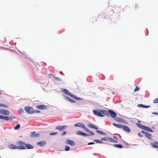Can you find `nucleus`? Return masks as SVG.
<instances>
[{
  "label": "nucleus",
  "mask_w": 158,
  "mask_h": 158,
  "mask_svg": "<svg viewBox=\"0 0 158 158\" xmlns=\"http://www.w3.org/2000/svg\"><path fill=\"white\" fill-rule=\"evenodd\" d=\"M109 137H107L102 138L101 139L103 141H107L109 140Z\"/></svg>",
  "instance_id": "27"
},
{
  "label": "nucleus",
  "mask_w": 158,
  "mask_h": 158,
  "mask_svg": "<svg viewBox=\"0 0 158 158\" xmlns=\"http://www.w3.org/2000/svg\"><path fill=\"white\" fill-rule=\"evenodd\" d=\"M57 134V132H52L50 133V135H55Z\"/></svg>",
  "instance_id": "34"
},
{
  "label": "nucleus",
  "mask_w": 158,
  "mask_h": 158,
  "mask_svg": "<svg viewBox=\"0 0 158 158\" xmlns=\"http://www.w3.org/2000/svg\"><path fill=\"white\" fill-rule=\"evenodd\" d=\"M114 138L115 139H114L110 137H109V140L110 142L113 143H117V140H118V138L115 136H114Z\"/></svg>",
  "instance_id": "11"
},
{
  "label": "nucleus",
  "mask_w": 158,
  "mask_h": 158,
  "mask_svg": "<svg viewBox=\"0 0 158 158\" xmlns=\"http://www.w3.org/2000/svg\"><path fill=\"white\" fill-rule=\"evenodd\" d=\"M116 120L119 122H122L123 121V119L119 118H116Z\"/></svg>",
  "instance_id": "26"
},
{
  "label": "nucleus",
  "mask_w": 158,
  "mask_h": 158,
  "mask_svg": "<svg viewBox=\"0 0 158 158\" xmlns=\"http://www.w3.org/2000/svg\"><path fill=\"white\" fill-rule=\"evenodd\" d=\"M76 134L78 135H82L83 136H88L90 135L86 134L80 131H78L76 132Z\"/></svg>",
  "instance_id": "8"
},
{
  "label": "nucleus",
  "mask_w": 158,
  "mask_h": 158,
  "mask_svg": "<svg viewBox=\"0 0 158 158\" xmlns=\"http://www.w3.org/2000/svg\"><path fill=\"white\" fill-rule=\"evenodd\" d=\"M67 132L65 131H64L62 134H61V135H62V136H63V135H65L66 133Z\"/></svg>",
  "instance_id": "36"
},
{
  "label": "nucleus",
  "mask_w": 158,
  "mask_h": 158,
  "mask_svg": "<svg viewBox=\"0 0 158 158\" xmlns=\"http://www.w3.org/2000/svg\"><path fill=\"white\" fill-rule=\"evenodd\" d=\"M94 144V142H91V143H89L88 144V145H89L91 144Z\"/></svg>",
  "instance_id": "40"
},
{
  "label": "nucleus",
  "mask_w": 158,
  "mask_h": 158,
  "mask_svg": "<svg viewBox=\"0 0 158 158\" xmlns=\"http://www.w3.org/2000/svg\"><path fill=\"white\" fill-rule=\"evenodd\" d=\"M68 101L71 103H74L75 102L74 100L70 98Z\"/></svg>",
  "instance_id": "33"
},
{
  "label": "nucleus",
  "mask_w": 158,
  "mask_h": 158,
  "mask_svg": "<svg viewBox=\"0 0 158 158\" xmlns=\"http://www.w3.org/2000/svg\"><path fill=\"white\" fill-rule=\"evenodd\" d=\"M54 78L55 79H57V80H58V81H60V79L58 77H54Z\"/></svg>",
  "instance_id": "37"
},
{
  "label": "nucleus",
  "mask_w": 158,
  "mask_h": 158,
  "mask_svg": "<svg viewBox=\"0 0 158 158\" xmlns=\"http://www.w3.org/2000/svg\"><path fill=\"white\" fill-rule=\"evenodd\" d=\"M94 141L95 142L100 143H103L102 141L99 140H94Z\"/></svg>",
  "instance_id": "28"
},
{
  "label": "nucleus",
  "mask_w": 158,
  "mask_h": 158,
  "mask_svg": "<svg viewBox=\"0 0 158 158\" xmlns=\"http://www.w3.org/2000/svg\"><path fill=\"white\" fill-rule=\"evenodd\" d=\"M138 106L139 107H141L142 108H148L150 107L149 106H145L142 104H139Z\"/></svg>",
  "instance_id": "21"
},
{
  "label": "nucleus",
  "mask_w": 158,
  "mask_h": 158,
  "mask_svg": "<svg viewBox=\"0 0 158 158\" xmlns=\"http://www.w3.org/2000/svg\"><path fill=\"white\" fill-rule=\"evenodd\" d=\"M64 98L66 99H67V100H69V98L67 96H65L64 97Z\"/></svg>",
  "instance_id": "39"
},
{
  "label": "nucleus",
  "mask_w": 158,
  "mask_h": 158,
  "mask_svg": "<svg viewBox=\"0 0 158 158\" xmlns=\"http://www.w3.org/2000/svg\"><path fill=\"white\" fill-rule=\"evenodd\" d=\"M151 145L152 147L155 148H158V142H155L154 143H152Z\"/></svg>",
  "instance_id": "17"
},
{
  "label": "nucleus",
  "mask_w": 158,
  "mask_h": 158,
  "mask_svg": "<svg viewBox=\"0 0 158 158\" xmlns=\"http://www.w3.org/2000/svg\"><path fill=\"white\" fill-rule=\"evenodd\" d=\"M16 144L18 146V149L20 150L24 149H26L25 143L24 142L19 141L16 143Z\"/></svg>",
  "instance_id": "4"
},
{
  "label": "nucleus",
  "mask_w": 158,
  "mask_h": 158,
  "mask_svg": "<svg viewBox=\"0 0 158 158\" xmlns=\"http://www.w3.org/2000/svg\"><path fill=\"white\" fill-rule=\"evenodd\" d=\"M46 144V142L44 141H40V146H43Z\"/></svg>",
  "instance_id": "24"
},
{
  "label": "nucleus",
  "mask_w": 158,
  "mask_h": 158,
  "mask_svg": "<svg viewBox=\"0 0 158 158\" xmlns=\"http://www.w3.org/2000/svg\"><path fill=\"white\" fill-rule=\"evenodd\" d=\"M93 112L95 115L101 117H104L105 115H106L112 118H114L117 115L116 113L111 110L107 111L102 110H93Z\"/></svg>",
  "instance_id": "1"
},
{
  "label": "nucleus",
  "mask_w": 158,
  "mask_h": 158,
  "mask_svg": "<svg viewBox=\"0 0 158 158\" xmlns=\"http://www.w3.org/2000/svg\"><path fill=\"white\" fill-rule=\"evenodd\" d=\"M68 127L66 126H58L56 127V130H59L60 131H62Z\"/></svg>",
  "instance_id": "9"
},
{
  "label": "nucleus",
  "mask_w": 158,
  "mask_h": 158,
  "mask_svg": "<svg viewBox=\"0 0 158 158\" xmlns=\"http://www.w3.org/2000/svg\"><path fill=\"white\" fill-rule=\"evenodd\" d=\"M15 118L14 116H11L10 117H8L6 116H2L0 115V119H4L5 120L10 121L11 120Z\"/></svg>",
  "instance_id": "5"
},
{
  "label": "nucleus",
  "mask_w": 158,
  "mask_h": 158,
  "mask_svg": "<svg viewBox=\"0 0 158 158\" xmlns=\"http://www.w3.org/2000/svg\"><path fill=\"white\" fill-rule=\"evenodd\" d=\"M152 114H158L157 113L155 112L153 113Z\"/></svg>",
  "instance_id": "42"
},
{
  "label": "nucleus",
  "mask_w": 158,
  "mask_h": 158,
  "mask_svg": "<svg viewBox=\"0 0 158 158\" xmlns=\"http://www.w3.org/2000/svg\"><path fill=\"white\" fill-rule=\"evenodd\" d=\"M136 125L138 126V127H139L140 128H141L142 129L146 130L151 132H153V131L149 127L143 126L141 124H139L138 123H137Z\"/></svg>",
  "instance_id": "6"
},
{
  "label": "nucleus",
  "mask_w": 158,
  "mask_h": 158,
  "mask_svg": "<svg viewBox=\"0 0 158 158\" xmlns=\"http://www.w3.org/2000/svg\"><path fill=\"white\" fill-rule=\"evenodd\" d=\"M1 106L4 107H5L6 108H7L8 107V106H7V105H6L3 104H0V107H1Z\"/></svg>",
  "instance_id": "31"
},
{
  "label": "nucleus",
  "mask_w": 158,
  "mask_h": 158,
  "mask_svg": "<svg viewBox=\"0 0 158 158\" xmlns=\"http://www.w3.org/2000/svg\"><path fill=\"white\" fill-rule=\"evenodd\" d=\"M20 127V125L19 124H18L15 127V130H18Z\"/></svg>",
  "instance_id": "29"
},
{
  "label": "nucleus",
  "mask_w": 158,
  "mask_h": 158,
  "mask_svg": "<svg viewBox=\"0 0 158 158\" xmlns=\"http://www.w3.org/2000/svg\"><path fill=\"white\" fill-rule=\"evenodd\" d=\"M138 135L140 136V137H142L143 136V135H142V134L140 133H138Z\"/></svg>",
  "instance_id": "41"
},
{
  "label": "nucleus",
  "mask_w": 158,
  "mask_h": 158,
  "mask_svg": "<svg viewBox=\"0 0 158 158\" xmlns=\"http://www.w3.org/2000/svg\"><path fill=\"white\" fill-rule=\"evenodd\" d=\"M122 129H123L124 131L128 133H130L131 131L130 129L127 126L123 125Z\"/></svg>",
  "instance_id": "12"
},
{
  "label": "nucleus",
  "mask_w": 158,
  "mask_h": 158,
  "mask_svg": "<svg viewBox=\"0 0 158 158\" xmlns=\"http://www.w3.org/2000/svg\"><path fill=\"white\" fill-rule=\"evenodd\" d=\"M114 146L115 147H118L120 148H123V146L122 144H114Z\"/></svg>",
  "instance_id": "25"
},
{
  "label": "nucleus",
  "mask_w": 158,
  "mask_h": 158,
  "mask_svg": "<svg viewBox=\"0 0 158 158\" xmlns=\"http://www.w3.org/2000/svg\"><path fill=\"white\" fill-rule=\"evenodd\" d=\"M70 149L69 147V146H66L65 147V150L66 151H68Z\"/></svg>",
  "instance_id": "35"
},
{
  "label": "nucleus",
  "mask_w": 158,
  "mask_h": 158,
  "mask_svg": "<svg viewBox=\"0 0 158 158\" xmlns=\"http://www.w3.org/2000/svg\"><path fill=\"white\" fill-rule=\"evenodd\" d=\"M0 114L6 115H8L10 114V112L8 110H6L0 109Z\"/></svg>",
  "instance_id": "10"
},
{
  "label": "nucleus",
  "mask_w": 158,
  "mask_h": 158,
  "mask_svg": "<svg viewBox=\"0 0 158 158\" xmlns=\"http://www.w3.org/2000/svg\"><path fill=\"white\" fill-rule=\"evenodd\" d=\"M145 136L148 139L151 140L152 139V135L150 134H147L146 135H145Z\"/></svg>",
  "instance_id": "22"
},
{
  "label": "nucleus",
  "mask_w": 158,
  "mask_h": 158,
  "mask_svg": "<svg viewBox=\"0 0 158 158\" xmlns=\"http://www.w3.org/2000/svg\"><path fill=\"white\" fill-rule=\"evenodd\" d=\"M26 149L27 148L28 149H32L34 147L32 145L28 143H25Z\"/></svg>",
  "instance_id": "19"
},
{
  "label": "nucleus",
  "mask_w": 158,
  "mask_h": 158,
  "mask_svg": "<svg viewBox=\"0 0 158 158\" xmlns=\"http://www.w3.org/2000/svg\"><path fill=\"white\" fill-rule=\"evenodd\" d=\"M138 123H140V121H138Z\"/></svg>",
  "instance_id": "46"
},
{
  "label": "nucleus",
  "mask_w": 158,
  "mask_h": 158,
  "mask_svg": "<svg viewBox=\"0 0 158 158\" xmlns=\"http://www.w3.org/2000/svg\"><path fill=\"white\" fill-rule=\"evenodd\" d=\"M49 108V106L48 105H40V110H45Z\"/></svg>",
  "instance_id": "16"
},
{
  "label": "nucleus",
  "mask_w": 158,
  "mask_h": 158,
  "mask_svg": "<svg viewBox=\"0 0 158 158\" xmlns=\"http://www.w3.org/2000/svg\"><path fill=\"white\" fill-rule=\"evenodd\" d=\"M140 88L138 86H136L135 89L134 91L135 92L139 90Z\"/></svg>",
  "instance_id": "30"
},
{
  "label": "nucleus",
  "mask_w": 158,
  "mask_h": 158,
  "mask_svg": "<svg viewBox=\"0 0 158 158\" xmlns=\"http://www.w3.org/2000/svg\"><path fill=\"white\" fill-rule=\"evenodd\" d=\"M62 91L64 92L65 94L68 95V96L71 97L75 99L78 100H82V99L81 98H78L77 97H76V96L73 95L72 93L69 92L68 90L65 89H63Z\"/></svg>",
  "instance_id": "3"
},
{
  "label": "nucleus",
  "mask_w": 158,
  "mask_h": 158,
  "mask_svg": "<svg viewBox=\"0 0 158 158\" xmlns=\"http://www.w3.org/2000/svg\"><path fill=\"white\" fill-rule=\"evenodd\" d=\"M24 110L26 112L29 114H32L34 112L33 108L29 106L25 107Z\"/></svg>",
  "instance_id": "7"
},
{
  "label": "nucleus",
  "mask_w": 158,
  "mask_h": 158,
  "mask_svg": "<svg viewBox=\"0 0 158 158\" xmlns=\"http://www.w3.org/2000/svg\"><path fill=\"white\" fill-rule=\"evenodd\" d=\"M97 132L101 135H106V134L104 132H102L99 131H97Z\"/></svg>",
  "instance_id": "23"
},
{
  "label": "nucleus",
  "mask_w": 158,
  "mask_h": 158,
  "mask_svg": "<svg viewBox=\"0 0 158 158\" xmlns=\"http://www.w3.org/2000/svg\"><path fill=\"white\" fill-rule=\"evenodd\" d=\"M113 125L116 127L118 128H123V125H122L121 124H116L115 123H113Z\"/></svg>",
  "instance_id": "18"
},
{
  "label": "nucleus",
  "mask_w": 158,
  "mask_h": 158,
  "mask_svg": "<svg viewBox=\"0 0 158 158\" xmlns=\"http://www.w3.org/2000/svg\"><path fill=\"white\" fill-rule=\"evenodd\" d=\"M39 134H35V131L31 132V137H35L39 136Z\"/></svg>",
  "instance_id": "15"
},
{
  "label": "nucleus",
  "mask_w": 158,
  "mask_h": 158,
  "mask_svg": "<svg viewBox=\"0 0 158 158\" xmlns=\"http://www.w3.org/2000/svg\"><path fill=\"white\" fill-rule=\"evenodd\" d=\"M89 127L93 128H94V129H96V130H98V127H96L95 126H94L93 124H89Z\"/></svg>",
  "instance_id": "20"
},
{
  "label": "nucleus",
  "mask_w": 158,
  "mask_h": 158,
  "mask_svg": "<svg viewBox=\"0 0 158 158\" xmlns=\"http://www.w3.org/2000/svg\"><path fill=\"white\" fill-rule=\"evenodd\" d=\"M142 133L144 134H145V135H146V134H148L147 132L143 131H142Z\"/></svg>",
  "instance_id": "38"
},
{
  "label": "nucleus",
  "mask_w": 158,
  "mask_h": 158,
  "mask_svg": "<svg viewBox=\"0 0 158 158\" xmlns=\"http://www.w3.org/2000/svg\"><path fill=\"white\" fill-rule=\"evenodd\" d=\"M37 144H38V145H40V142H38L37 143Z\"/></svg>",
  "instance_id": "44"
},
{
  "label": "nucleus",
  "mask_w": 158,
  "mask_h": 158,
  "mask_svg": "<svg viewBox=\"0 0 158 158\" xmlns=\"http://www.w3.org/2000/svg\"><path fill=\"white\" fill-rule=\"evenodd\" d=\"M9 147L10 148L12 149H18L17 148H18L17 145H15L11 144L9 145Z\"/></svg>",
  "instance_id": "14"
},
{
  "label": "nucleus",
  "mask_w": 158,
  "mask_h": 158,
  "mask_svg": "<svg viewBox=\"0 0 158 158\" xmlns=\"http://www.w3.org/2000/svg\"><path fill=\"white\" fill-rule=\"evenodd\" d=\"M37 108L38 109H40V105H39V106H37Z\"/></svg>",
  "instance_id": "43"
},
{
  "label": "nucleus",
  "mask_w": 158,
  "mask_h": 158,
  "mask_svg": "<svg viewBox=\"0 0 158 158\" xmlns=\"http://www.w3.org/2000/svg\"><path fill=\"white\" fill-rule=\"evenodd\" d=\"M1 158V156H0V158Z\"/></svg>",
  "instance_id": "47"
},
{
  "label": "nucleus",
  "mask_w": 158,
  "mask_h": 158,
  "mask_svg": "<svg viewBox=\"0 0 158 158\" xmlns=\"http://www.w3.org/2000/svg\"><path fill=\"white\" fill-rule=\"evenodd\" d=\"M2 94V93L1 92V91H0V94Z\"/></svg>",
  "instance_id": "45"
},
{
  "label": "nucleus",
  "mask_w": 158,
  "mask_h": 158,
  "mask_svg": "<svg viewBox=\"0 0 158 158\" xmlns=\"http://www.w3.org/2000/svg\"><path fill=\"white\" fill-rule=\"evenodd\" d=\"M153 103H158V98L156 99H155L153 101Z\"/></svg>",
  "instance_id": "32"
},
{
  "label": "nucleus",
  "mask_w": 158,
  "mask_h": 158,
  "mask_svg": "<svg viewBox=\"0 0 158 158\" xmlns=\"http://www.w3.org/2000/svg\"><path fill=\"white\" fill-rule=\"evenodd\" d=\"M75 127H81L85 129V131L88 133H89L91 135H94V133L93 132L90 131L87 128H86L85 125L81 123H78L74 125Z\"/></svg>",
  "instance_id": "2"
},
{
  "label": "nucleus",
  "mask_w": 158,
  "mask_h": 158,
  "mask_svg": "<svg viewBox=\"0 0 158 158\" xmlns=\"http://www.w3.org/2000/svg\"><path fill=\"white\" fill-rule=\"evenodd\" d=\"M66 143L72 146H74L75 145V143L73 141L69 139H68L67 140Z\"/></svg>",
  "instance_id": "13"
}]
</instances>
